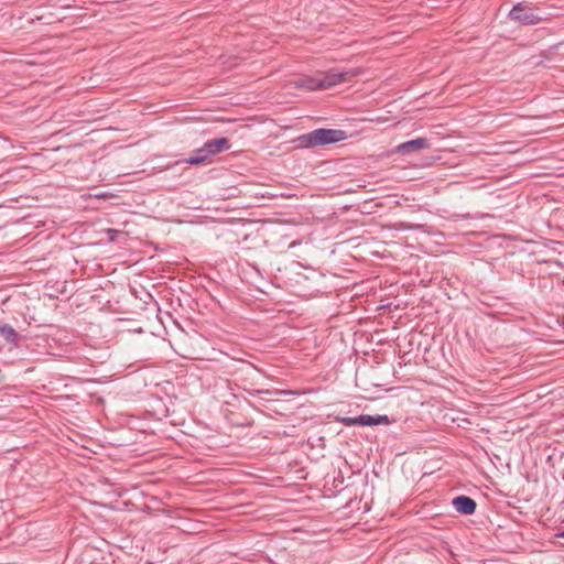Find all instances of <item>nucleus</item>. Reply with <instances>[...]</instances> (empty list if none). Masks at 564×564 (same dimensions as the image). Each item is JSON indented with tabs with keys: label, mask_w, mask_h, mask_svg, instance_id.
Wrapping results in <instances>:
<instances>
[{
	"label": "nucleus",
	"mask_w": 564,
	"mask_h": 564,
	"mask_svg": "<svg viewBox=\"0 0 564 564\" xmlns=\"http://www.w3.org/2000/svg\"><path fill=\"white\" fill-rule=\"evenodd\" d=\"M229 148L230 143L227 138L209 140L205 142L203 147L193 151L192 154L185 160V163L189 165L202 164L209 160V158L227 151Z\"/></svg>",
	"instance_id": "1"
},
{
	"label": "nucleus",
	"mask_w": 564,
	"mask_h": 564,
	"mask_svg": "<svg viewBox=\"0 0 564 564\" xmlns=\"http://www.w3.org/2000/svg\"><path fill=\"white\" fill-rule=\"evenodd\" d=\"M347 138V133L337 129H315L300 138L304 147H317L343 141Z\"/></svg>",
	"instance_id": "2"
},
{
	"label": "nucleus",
	"mask_w": 564,
	"mask_h": 564,
	"mask_svg": "<svg viewBox=\"0 0 564 564\" xmlns=\"http://www.w3.org/2000/svg\"><path fill=\"white\" fill-rule=\"evenodd\" d=\"M360 74L359 68H349L347 70L338 72L330 69L327 72H318L321 90L332 88L340 83L348 82Z\"/></svg>",
	"instance_id": "3"
},
{
	"label": "nucleus",
	"mask_w": 564,
	"mask_h": 564,
	"mask_svg": "<svg viewBox=\"0 0 564 564\" xmlns=\"http://www.w3.org/2000/svg\"><path fill=\"white\" fill-rule=\"evenodd\" d=\"M509 18L522 25H534L543 21L527 3L516 4L509 12Z\"/></svg>",
	"instance_id": "4"
},
{
	"label": "nucleus",
	"mask_w": 564,
	"mask_h": 564,
	"mask_svg": "<svg viewBox=\"0 0 564 564\" xmlns=\"http://www.w3.org/2000/svg\"><path fill=\"white\" fill-rule=\"evenodd\" d=\"M430 141L426 138H417L403 143H400L395 148L397 153L408 154L411 152L424 150L430 148Z\"/></svg>",
	"instance_id": "5"
},
{
	"label": "nucleus",
	"mask_w": 564,
	"mask_h": 564,
	"mask_svg": "<svg viewBox=\"0 0 564 564\" xmlns=\"http://www.w3.org/2000/svg\"><path fill=\"white\" fill-rule=\"evenodd\" d=\"M453 506L462 514H473L476 510V502L467 496H458L453 500Z\"/></svg>",
	"instance_id": "6"
},
{
	"label": "nucleus",
	"mask_w": 564,
	"mask_h": 564,
	"mask_svg": "<svg viewBox=\"0 0 564 564\" xmlns=\"http://www.w3.org/2000/svg\"><path fill=\"white\" fill-rule=\"evenodd\" d=\"M294 87L308 91L321 90L317 73L313 76H303L291 83Z\"/></svg>",
	"instance_id": "7"
},
{
	"label": "nucleus",
	"mask_w": 564,
	"mask_h": 564,
	"mask_svg": "<svg viewBox=\"0 0 564 564\" xmlns=\"http://www.w3.org/2000/svg\"><path fill=\"white\" fill-rule=\"evenodd\" d=\"M0 337L13 347H19L20 345L19 335L11 325L0 324Z\"/></svg>",
	"instance_id": "8"
},
{
	"label": "nucleus",
	"mask_w": 564,
	"mask_h": 564,
	"mask_svg": "<svg viewBox=\"0 0 564 564\" xmlns=\"http://www.w3.org/2000/svg\"><path fill=\"white\" fill-rule=\"evenodd\" d=\"M359 426H372L380 424H389V417L387 415H369L362 414L358 415Z\"/></svg>",
	"instance_id": "9"
},
{
	"label": "nucleus",
	"mask_w": 564,
	"mask_h": 564,
	"mask_svg": "<svg viewBox=\"0 0 564 564\" xmlns=\"http://www.w3.org/2000/svg\"><path fill=\"white\" fill-rule=\"evenodd\" d=\"M346 426H359V420L358 416L355 417H343L340 420Z\"/></svg>",
	"instance_id": "10"
},
{
	"label": "nucleus",
	"mask_w": 564,
	"mask_h": 564,
	"mask_svg": "<svg viewBox=\"0 0 564 564\" xmlns=\"http://www.w3.org/2000/svg\"><path fill=\"white\" fill-rule=\"evenodd\" d=\"M557 536H560V538H564V530H563V531H561V532L557 534Z\"/></svg>",
	"instance_id": "11"
}]
</instances>
